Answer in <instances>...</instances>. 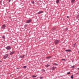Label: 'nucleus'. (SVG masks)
I'll return each mask as SVG.
<instances>
[{
	"label": "nucleus",
	"mask_w": 79,
	"mask_h": 79,
	"mask_svg": "<svg viewBox=\"0 0 79 79\" xmlns=\"http://www.w3.org/2000/svg\"><path fill=\"white\" fill-rule=\"evenodd\" d=\"M15 52V51H13L12 52H11L10 53V55H13L14 54V53Z\"/></svg>",
	"instance_id": "nucleus-7"
},
{
	"label": "nucleus",
	"mask_w": 79,
	"mask_h": 79,
	"mask_svg": "<svg viewBox=\"0 0 79 79\" xmlns=\"http://www.w3.org/2000/svg\"><path fill=\"white\" fill-rule=\"evenodd\" d=\"M32 22V20L31 19H29L28 20H27L26 22V23H31Z\"/></svg>",
	"instance_id": "nucleus-2"
},
{
	"label": "nucleus",
	"mask_w": 79,
	"mask_h": 79,
	"mask_svg": "<svg viewBox=\"0 0 79 79\" xmlns=\"http://www.w3.org/2000/svg\"><path fill=\"white\" fill-rule=\"evenodd\" d=\"M62 61H63V60H64V61H66V60H65V59H62Z\"/></svg>",
	"instance_id": "nucleus-25"
},
{
	"label": "nucleus",
	"mask_w": 79,
	"mask_h": 79,
	"mask_svg": "<svg viewBox=\"0 0 79 79\" xmlns=\"http://www.w3.org/2000/svg\"><path fill=\"white\" fill-rule=\"evenodd\" d=\"M2 38L3 39H5V35H3V36H2Z\"/></svg>",
	"instance_id": "nucleus-19"
},
{
	"label": "nucleus",
	"mask_w": 79,
	"mask_h": 79,
	"mask_svg": "<svg viewBox=\"0 0 79 79\" xmlns=\"http://www.w3.org/2000/svg\"><path fill=\"white\" fill-rule=\"evenodd\" d=\"M59 1H60V0H56V3L58 4V3H59Z\"/></svg>",
	"instance_id": "nucleus-12"
},
{
	"label": "nucleus",
	"mask_w": 79,
	"mask_h": 79,
	"mask_svg": "<svg viewBox=\"0 0 79 79\" xmlns=\"http://www.w3.org/2000/svg\"><path fill=\"white\" fill-rule=\"evenodd\" d=\"M65 52H71V50L69 49V50H65Z\"/></svg>",
	"instance_id": "nucleus-10"
},
{
	"label": "nucleus",
	"mask_w": 79,
	"mask_h": 79,
	"mask_svg": "<svg viewBox=\"0 0 79 79\" xmlns=\"http://www.w3.org/2000/svg\"><path fill=\"white\" fill-rule=\"evenodd\" d=\"M74 2H75V0H71L72 3H74Z\"/></svg>",
	"instance_id": "nucleus-14"
},
{
	"label": "nucleus",
	"mask_w": 79,
	"mask_h": 79,
	"mask_svg": "<svg viewBox=\"0 0 79 79\" xmlns=\"http://www.w3.org/2000/svg\"><path fill=\"white\" fill-rule=\"evenodd\" d=\"M20 0V1H21V0Z\"/></svg>",
	"instance_id": "nucleus-34"
},
{
	"label": "nucleus",
	"mask_w": 79,
	"mask_h": 79,
	"mask_svg": "<svg viewBox=\"0 0 79 79\" xmlns=\"http://www.w3.org/2000/svg\"><path fill=\"white\" fill-rule=\"evenodd\" d=\"M44 70V71H45V70Z\"/></svg>",
	"instance_id": "nucleus-33"
},
{
	"label": "nucleus",
	"mask_w": 79,
	"mask_h": 79,
	"mask_svg": "<svg viewBox=\"0 0 79 79\" xmlns=\"http://www.w3.org/2000/svg\"><path fill=\"white\" fill-rule=\"evenodd\" d=\"M42 78H43V77H40V79H42Z\"/></svg>",
	"instance_id": "nucleus-29"
},
{
	"label": "nucleus",
	"mask_w": 79,
	"mask_h": 79,
	"mask_svg": "<svg viewBox=\"0 0 79 79\" xmlns=\"http://www.w3.org/2000/svg\"><path fill=\"white\" fill-rule=\"evenodd\" d=\"M56 29V28L55 27H54L52 29V30L54 31V30H55Z\"/></svg>",
	"instance_id": "nucleus-16"
},
{
	"label": "nucleus",
	"mask_w": 79,
	"mask_h": 79,
	"mask_svg": "<svg viewBox=\"0 0 79 79\" xmlns=\"http://www.w3.org/2000/svg\"><path fill=\"white\" fill-rule=\"evenodd\" d=\"M50 58H51V57L48 56V57H47L46 58H47V59H50Z\"/></svg>",
	"instance_id": "nucleus-21"
},
{
	"label": "nucleus",
	"mask_w": 79,
	"mask_h": 79,
	"mask_svg": "<svg viewBox=\"0 0 79 79\" xmlns=\"http://www.w3.org/2000/svg\"><path fill=\"white\" fill-rule=\"evenodd\" d=\"M70 73V72H69L67 73V74H69Z\"/></svg>",
	"instance_id": "nucleus-28"
},
{
	"label": "nucleus",
	"mask_w": 79,
	"mask_h": 79,
	"mask_svg": "<svg viewBox=\"0 0 79 79\" xmlns=\"http://www.w3.org/2000/svg\"><path fill=\"white\" fill-rule=\"evenodd\" d=\"M27 67V66H23V68H26V67Z\"/></svg>",
	"instance_id": "nucleus-26"
},
{
	"label": "nucleus",
	"mask_w": 79,
	"mask_h": 79,
	"mask_svg": "<svg viewBox=\"0 0 79 79\" xmlns=\"http://www.w3.org/2000/svg\"><path fill=\"white\" fill-rule=\"evenodd\" d=\"M53 65H56V66H58V64L56 63H54L53 64Z\"/></svg>",
	"instance_id": "nucleus-15"
},
{
	"label": "nucleus",
	"mask_w": 79,
	"mask_h": 79,
	"mask_svg": "<svg viewBox=\"0 0 79 79\" xmlns=\"http://www.w3.org/2000/svg\"><path fill=\"white\" fill-rule=\"evenodd\" d=\"M67 18H69V16H67Z\"/></svg>",
	"instance_id": "nucleus-31"
},
{
	"label": "nucleus",
	"mask_w": 79,
	"mask_h": 79,
	"mask_svg": "<svg viewBox=\"0 0 79 79\" xmlns=\"http://www.w3.org/2000/svg\"><path fill=\"white\" fill-rule=\"evenodd\" d=\"M31 3L32 4H34V1H31Z\"/></svg>",
	"instance_id": "nucleus-24"
},
{
	"label": "nucleus",
	"mask_w": 79,
	"mask_h": 79,
	"mask_svg": "<svg viewBox=\"0 0 79 79\" xmlns=\"http://www.w3.org/2000/svg\"><path fill=\"white\" fill-rule=\"evenodd\" d=\"M64 30V31H68V28H65Z\"/></svg>",
	"instance_id": "nucleus-11"
},
{
	"label": "nucleus",
	"mask_w": 79,
	"mask_h": 79,
	"mask_svg": "<svg viewBox=\"0 0 79 79\" xmlns=\"http://www.w3.org/2000/svg\"><path fill=\"white\" fill-rule=\"evenodd\" d=\"M78 69L79 70V68Z\"/></svg>",
	"instance_id": "nucleus-32"
},
{
	"label": "nucleus",
	"mask_w": 79,
	"mask_h": 79,
	"mask_svg": "<svg viewBox=\"0 0 79 79\" xmlns=\"http://www.w3.org/2000/svg\"><path fill=\"white\" fill-rule=\"evenodd\" d=\"M50 66V65H49V64H47V65H45V67H48V66Z\"/></svg>",
	"instance_id": "nucleus-13"
},
{
	"label": "nucleus",
	"mask_w": 79,
	"mask_h": 79,
	"mask_svg": "<svg viewBox=\"0 0 79 79\" xmlns=\"http://www.w3.org/2000/svg\"><path fill=\"white\" fill-rule=\"evenodd\" d=\"M77 18H79V14L78 15L77 17H76Z\"/></svg>",
	"instance_id": "nucleus-22"
},
{
	"label": "nucleus",
	"mask_w": 79,
	"mask_h": 79,
	"mask_svg": "<svg viewBox=\"0 0 79 79\" xmlns=\"http://www.w3.org/2000/svg\"><path fill=\"white\" fill-rule=\"evenodd\" d=\"M27 26V24H25L24 26V28H26Z\"/></svg>",
	"instance_id": "nucleus-17"
},
{
	"label": "nucleus",
	"mask_w": 79,
	"mask_h": 79,
	"mask_svg": "<svg viewBox=\"0 0 79 79\" xmlns=\"http://www.w3.org/2000/svg\"><path fill=\"white\" fill-rule=\"evenodd\" d=\"M25 56V55H23L22 56H20L19 58H23Z\"/></svg>",
	"instance_id": "nucleus-8"
},
{
	"label": "nucleus",
	"mask_w": 79,
	"mask_h": 79,
	"mask_svg": "<svg viewBox=\"0 0 79 79\" xmlns=\"http://www.w3.org/2000/svg\"><path fill=\"white\" fill-rule=\"evenodd\" d=\"M36 76H35V75H32V77H36Z\"/></svg>",
	"instance_id": "nucleus-20"
},
{
	"label": "nucleus",
	"mask_w": 79,
	"mask_h": 79,
	"mask_svg": "<svg viewBox=\"0 0 79 79\" xmlns=\"http://www.w3.org/2000/svg\"><path fill=\"white\" fill-rule=\"evenodd\" d=\"M6 50H10L11 48V47L10 46H8L6 47Z\"/></svg>",
	"instance_id": "nucleus-4"
},
{
	"label": "nucleus",
	"mask_w": 79,
	"mask_h": 79,
	"mask_svg": "<svg viewBox=\"0 0 79 79\" xmlns=\"http://www.w3.org/2000/svg\"><path fill=\"white\" fill-rule=\"evenodd\" d=\"M75 67H74V66H71V68H75Z\"/></svg>",
	"instance_id": "nucleus-27"
},
{
	"label": "nucleus",
	"mask_w": 79,
	"mask_h": 79,
	"mask_svg": "<svg viewBox=\"0 0 79 79\" xmlns=\"http://www.w3.org/2000/svg\"><path fill=\"white\" fill-rule=\"evenodd\" d=\"M73 78H74V77H73V75H72L71 76V79H73Z\"/></svg>",
	"instance_id": "nucleus-23"
},
{
	"label": "nucleus",
	"mask_w": 79,
	"mask_h": 79,
	"mask_svg": "<svg viewBox=\"0 0 79 79\" xmlns=\"http://www.w3.org/2000/svg\"><path fill=\"white\" fill-rule=\"evenodd\" d=\"M11 2V0H9V2Z\"/></svg>",
	"instance_id": "nucleus-30"
},
{
	"label": "nucleus",
	"mask_w": 79,
	"mask_h": 79,
	"mask_svg": "<svg viewBox=\"0 0 79 79\" xmlns=\"http://www.w3.org/2000/svg\"><path fill=\"white\" fill-rule=\"evenodd\" d=\"M5 27H6V25L5 24L3 25L1 27V28H2V29H5Z\"/></svg>",
	"instance_id": "nucleus-5"
},
{
	"label": "nucleus",
	"mask_w": 79,
	"mask_h": 79,
	"mask_svg": "<svg viewBox=\"0 0 79 79\" xmlns=\"http://www.w3.org/2000/svg\"><path fill=\"white\" fill-rule=\"evenodd\" d=\"M60 42V40H56L54 41V44L56 45H57Z\"/></svg>",
	"instance_id": "nucleus-1"
},
{
	"label": "nucleus",
	"mask_w": 79,
	"mask_h": 79,
	"mask_svg": "<svg viewBox=\"0 0 79 79\" xmlns=\"http://www.w3.org/2000/svg\"><path fill=\"white\" fill-rule=\"evenodd\" d=\"M44 13L43 11H40L39 12L37 13V15H40V14H41V13Z\"/></svg>",
	"instance_id": "nucleus-6"
},
{
	"label": "nucleus",
	"mask_w": 79,
	"mask_h": 79,
	"mask_svg": "<svg viewBox=\"0 0 79 79\" xmlns=\"http://www.w3.org/2000/svg\"><path fill=\"white\" fill-rule=\"evenodd\" d=\"M8 54H6L4 56L3 58H4V59H6V58H8Z\"/></svg>",
	"instance_id": "nucleus-3"
},
{
	"label": "nucleus",
	"mask_w": 79,
	"mask_h": 79,
	"mask_svg": "<svg viewBox=\"0 0 79 79\" xmlns=\"http://www.w3.org/2000/svg\"><path fill=\"white\" fill-rule=\"evenodd\" d=\"M55 68H56V67H52L51 68V70H55Z\"/></svg>",
	"instance_id": "nucleus-9"
},
{
	"label": "nucleus",
	"mask_w": 79,
	"mask_h": 79,
	"mask_svg": "<svg viewBox=\"0 0 79 79\" xmlns=\"http://www.w3.org/2000/svg\"><path fill=\"white\" fill-rule=\"evenodd\" d=\"M76 44V43L75 44H73V45H72V46L73 47H75V45Z\"/></svg>",
	"instance_id": "nucleus-18"
}]
</instances>
